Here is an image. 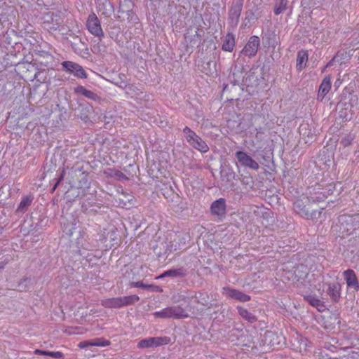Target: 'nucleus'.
<instances>
[{
  "instance_id": "1",
  "label": "nucleus",
  "mask_w": 359,
  "mask_h": 359,
  "mask_svg": "<svg viewBox=\"0 0 359 359\" xmlns=\"http://www.w3.org/2000/svg\"><path fill=\"white\" fill-rule=\"evenodd\" d=\"M139 299L140 297L136 294L121 297H113L102 300V305L105 308H121L132 305L138 302Z\"/></svg>"
},
{
  "instance_id": "2",
  "label": "nucleus",
  "mask_w": 359,
  "mask_h": 359,
  "mask_svg": "<svg viewBox=\"0 0 359 359\" xmlns=\"http://www.w3.org/2000/svg\"><path fill=\"white\" fill-rule=\"evenodd\" d=\"M187 142L195 149L201 153H206L209 151V147L194 131L188 126L183 129Z\"/></svg>"
},
{
  "instance_id": "3",
  "label": "nucleus",
  "mask_w": 359,
  "mask_h": 359,
  "mask_svg": "<svg viewBox=\"0 0 359 359\" xmlns=\"http://www.w3.org/2000/svg\"><path fill=\"white\" fill-rule=\"evenodd\" d=\"M154 316L161 318L182 319L189 317L186 310L180 306L166 307L154 313Z\"/></svg>"
},
{
  "instance_id": "4",
  "label": "nucleus",
  "mask_w": 359,
  "mask_h": 359,
  "mask_svg": "<svg viewBox=\"0 0 359 359\" xmlns=\"http://www.w3.org/2000/svg\"><path fill=\"white\" fill-rule=\"evenodd\" d=\"M320 201H323V198H321L320 200H314L309 196H303L297 199L294 203L293 208L295 212L299 215L301 217L310 219L312 217L313 213L309 212L307 206H309L313 203L319 202Z\"/></svg>"
},
{
  "instance_id": "5",
  "label": "nucleus",
  "mask_w": 359,
  "mask_h": 359,
  "mask_svg": "<svg viewBox=\"0 0 359 359\" xmlns=\"http://www.w3.org/2000/svg\"><path fill=\"white\" fill-rule=\"evenodd\" d=\"M86 27L91 34L97 36L100 39L104 37V34L100 21L94 13L88 15L86 21Z\"/></svg>"
},
{
  "instance_id": "6",
  "label": "nucleus",
  "mask_w": 359,
  "mask_h": 359,
  "mask_svg": "<svg viewBox=\"0 0 359 359\" xmlns=\"http://www.w3.org/2000/svg\"><path fill=\"white\" fill-rule=\"evenodd\" d=\"M170 342V338L168 337H149L141 339L137 344V347L140 348L158 347L163 345H167Z\"/></svg>"
},
{
  "instance_id": "7",
  "label": "nucleus",
  "mask_w": 359,
  "mask_h": 359,
  "mask_svg": "<svg viewBox=\"0 0 359 359\" xmlns=\"http://www.w3.org/2000/svg\"><path fill=\"white\" fill-rule=\"evenodd\" d=\"M62 67L69 73L81 79H86L87 74L83 68L77 63L72 61H64L62 63Z\"/></svg>"
},
{
  "instance_id": "8",
  "label": "nucleus",
  "mask_w": 359,
  "mask_h": 359,
  "mask_svg": "<svg viewBox=\"0 0 359 359\" xmlns=\"http://www.w3.org/2000/svg\"><path fill=\"white\" fill-rule=\"evenodd\" d=\"M236 157L243 166L248 167L255 170H257L259 168L258 163L243 151H237L236 153Z\"/></svg>"
},
{
  "instance_id": "9",
  "label": "nucleus",
  "mask_w": 359,
  "mask_h": 359,
  "mask_svg": "<svg viewBox=\"0 0 359 359\" xmlns=\"http://www.w3.org/2000/svg\"><path fill=\"white\" fill-rule=\"evenodd\" d=\"M222 294L231 299H234L241 302H246L250 300V297L239 290L229 287H223Z\"/></svg>"
},
{
  "instance_id": "10",
  "label": "nucleus",
  "mask_w": 359,
  "mask_h": 359,
  "mask_svg": "<svg viewBox=\"0 0 359 359\" xmlns=\"http://www.w3.org/2000/svg\"><path fill=\"white\" fill-rule=\"evenodd\" d=\"M259 46V39L257 36H252L248 40L247 44L243 48L242 53L243 55L248 57L255 56Z\"/></svg>"
},
{
  "instance_id": "11",
  "label": "nucleus",
  "mask_w": 359,
  "mask_h": 359,
  "mask_svg": "<svg viewBox=\"0 0 359 359\" xmlns=\"http://www.w3.org/2000/svg\"><path fill=\"white\" fill-rule=\"evenodd\" d=\"M226 201L222 198L215 201L210 206L211 214L212 215L217 216L219 218H222L224 217L226 215Z\"/></svg>"
},
{
  "instance_id": "12",
  "label": "nucleus",
  "mask_w": 359,
  "mask_h": 359,
  "mask_svg": "<svg viewBox=\"0 0 359 359\" xmlns=\"http://www.w3.org/2000/svg\"><path fill=\"white\" fill-rule=\"evenodd\" d=\"M343 276L348 287L353 288L355 291L359 290V283L354 271L346 270L344 271Z\"/></svg>"
},
{
  "instance_id": "13",
  "label": "nucleus",
  "mask_w": 359,
  "mask_h": 359,
  "mask_svg": "<svg viewBox=\"0 0 359 359\" xmlns=\"http://www.w3.org/2000/svg\"><path fill=\"white\" fill-rule=\"evenodd\" d=\"M110 345V341L109 340L105 339L103 337L97 338L92 340L88 341H81L78 344V347L80 348H85L88 346H100L104 347Z\"/></svg>"
},
{
  "instance_id": "14",
  "label": "nucleus",
  "mask_w": 359,
  "mask_h": 359,
  "mask_svg": "<svg viewBox=\"0 0 359 359\" xmlns=\"http://www.w3.org/2000/svg\"><path fill=\"white\" fill-rule=\"evenodd\" d=\"M331 77L326 76L322 81L318 93V99L323 100L331 89Z\"/></svg>"
},
{
  "instance_id": "15",
  "label": "nucleus",
  "mask_w": 359,
  "mask_h": 359,
  "mask_svg": "<svg viewBox=\"0 0 359 359\" xmlns=\"http://www.w3.org/2000/svg\"><path fill=\"white\" fill-rule=\"evenodd\" d=\"M341 285L338 283H330L327 294L334 302H338L341 297Z\"/></svg>"
},
{
  "instance_id": "16",
  "label": "nucleus",
  "mask_w": 359,
  "mask_h": 359,
  "mask_svg": "<svg viewBox=\"0 0 359 359\" xmlns=\"http://www.w3.org/2000/svg\"><path fill=\"white\" fill-rule=\"evenodd\" d=\"M304 299L313 307L316 308L318 311L323 312L325 310V303L319 298L313 295H306Z\"/></svg>"
},
{
  "instance_id": "17",
  "label": "nucleus",
  "mask_w": 359,
  "mask_h": 359,
  "mask_svg": "<svg viewBox=\"0 0 359 359\" xmlns=\"http://www.w3.org/2000/svg\"><path fill=\"white\" fill-rule=\"evenodd\" d=\"M309 54L306 50H301L297 53V69L299 71L302 70L308 61Z\"/></svg>"
},
{
  "instance_id": "18",
  "label": "nucleus",
  "mask_w": 359,
  "mask_h": 359,
  "mask_svg": "<svg viewBox=\"0 0 359 359\" xmlns=\"http://www.w3.org/2000/svg\"><path fill=\"white\" fill-rule=\"evenodd\" d=\"M185 276V273L182 269H170L164 271L156 278H163L165 277H183Z\"/></svg>"
},
{
  "instance_id": "19",
  "label": "nucleus",
  "mask_w": 359,
  "mask_h": 359,
  "mask_svg": "<svg viewBox=\"0 0 359 359\" xmlns=\"http://www.w3.org/2000/svg\"><path fill=\"white\" fill-rule=\"evenodd\" d=\"M237 309L238 311V313L240 316L245 320H248V322L252 323L257 321V317L249 312L247 309L241 307V306H237Z\"/></svg>"
},
{
  "instance_id": "20",
  "label": "nucleus",
  "mask_w": 359,
  "mask_h": 359,
  "mask_svg": "<svg viewBox=\"0 0 359 359\" xmlns=\"http://www.w3.org/2000/svg\"><path fill=\"white\" fill-rule=\"evenodd\" d=\"M235 45V39L233 35L229 34L226 35L223 44L222 50L224 51L231 52Z\"/></svg>"
},
{
  "instance_id": "21",
  "label": "nucleus",
  "mask_w": 359,
  "mask_h": 359,
  "mask_svg": "<svg viewBox=\"0 0 359 359\" xmlns=\"http://www.w3.org/2000/svg\"><path fill=\"white\" fill-rule=\"evenodd\" d=\"M34 353L37 355H48L55 358H60L63 357V353L60 351H47L36 349Z\"/></svg>"
},
{
  "instance_id": "22",
  "label": "nucleus",
  "mask_w": 359,
  "mask_h": 359,
  "mask_svg": "<svg viewBox=\"0 0 359 359\" xmlns=\"http://www.w3.org/2000/svg\"><path fill=\"white\" fill-rule=\"evenodd\" d=\"M287 0H277L276 2L274 13L279 15L286 10L287 6Z\"/></svg>"
},
{
  "instance_id": "23",
  "label": "nucleus",
  "mask_w": 359,
  "mask_h": 359,
  "mask_svg": "<svg viewBox=\"0 0 359 359\" xmlns=\"http://www.w3.org/2000/svg\"><path fill=\"white\" fill-rule=\"evenodd\" d=\"M104 173L111 177H116L118 180L127 179L126 175L120 170L116 169H107L104 171Z\"/></svg>"
},
{
  "instance_id": "24",
  "label": "nucleus",
  "mask_w": 359,
  "mask_h": 359,
  "mask_svg": "<svg viewBox=\"0 0 359 359\" xmlns=\"http://www.w3.org/2000/svg\"><path fill=\"white\" fill-rule=\"evenodd\" d=\"M32 201V198L31 196H24L18 205V210L24 212L25 209L30 205Z\"/></svg>"
},
{
  "instance_id": "25",
  "label": "nucleus",
  "mask_w": 359,
  "mask_h": 359,
  "mask_svg": "<svg viewBox=\"0 0 359 359\" xmlns=\"http://www.w3.org/2000/svg\"><path fill=\"white\" fill-rule=\"evenodd\" d=\"M76 91L79 93L82 94L85 97L90 98V99H94L96 96V95L93 92L87 90L83 86L78 87L76 88Z\"/></svg>"
},
{
  "instance_id": "26",
  "label": "nucleus",
  "mask_w": 359,
  "mask_h": 359,
  "mask_svg": "<svg viewBox=\"0 0 359 359\" xmlns=\"http://www.w3.org/2000/svg\"><path fill=\"white\" fill-rule=\"evenodd\" d=\"M337 344L338 340L337 339L331 338L330 341L326 342L325 348L331 352H335L337 350V346H336Z\"/></svg>"
},
{
  "instance_id": "27",
  "label": "nucleus",
  "mask_w": 359,
  "mask_h": 359,
  "mask_svg": "<svg viewBox=\"0 0 359 359\" xmlns=\"http://www.w3.org/2000/svg\"><path fill=\"white\" fill-rule=\"evenodd\" d=\"M341 359H359V353L351 351L347 355H344Z\"/></svg>"
},
{
  "instance_id": "28",
  "label": "nucleus",
  "mask_w": 359,
  "mask_h": 359,
  "mask_svg": "<svg viewBox=\"0 0 359 359\" xmlns=\"http://www.w3.org/2000/svg\"><path fill=\"white\" fill-rule=\"evenodd\" d=\"M241 8L240 6H238L237 9L234 10L233 8H231V11H230V14L231 15H234L235 17L236 18H238L239 17L240 14H241Z\"/></svg>"
},
{
  "instance_id": "29",
  "label": "nucleus",
  "mask_w": 359,
  "mask_h": 359,
  "mask_svg": "<svg viewBox=\"0 0 359 359\" xmlns=\"http://www.w3.org/2000/svg\"><path fill=\"white\" fill-rule=\"evenodd\" d=\"M86 332V330H84L83 328L76 327L73 331L69 332L70 334H84Z\"/></svg>"
},
{
  "instance_id": "30",
  "label": "nucleus",
  "mask_w": 359,
  "mask_h": 359,
  "mask_svg": "<svg viewBox=\"0 0 359 359\" xmlns=\"http://www.w3.org/2000/svg\"><path fill=\"white\" fill-rule=\"evenodd\" d=\"M308 344H309V341L306 339H301L300 345H304V346L303 352H306V346H308ZM299 348H300L299 351L302 352V347H300Z\"/></svg>"
},
{
  "instance_id": "31",
  "label": "nucleus",
  "mask_w": 359,
  "mask_h": 359,
  "mask_svg": "<svg viewBox=\"0 0 359 359\" xmlns=\"http://www.w3.org/2000/svg\"><path fill=\"white\" fill-rule=\"evenodd\" d=\"M302 273L300 276H297V274L295 275V278L297 281H299L300 279H304L307 276V272L306 271H301Z\"/></svg>"
},
{
  "instance_id": "32",
  "label": "nucleus",
  "mask_w": 359,
  "mask_h": 359,
  "mask_svg": "<svg viewBox=\"0 0 359 359\" xmlns=\"http://www.w3.org/2000/svg\"><path fill=\"white\" fill-rule=\"evenodd\" d=\"M134 285L135 287H138L146 288V287H149V285H144L141 282H137V283H134Z\"/></svg>"
},
{
  "instance_id": "33",
  "label": "nucleus",
  "mask_w": 359,
  "mask_h": 359,
  "mask_svg": "<svg viewBox=\"0 0 359 359\" xmlns=\"http://www.w3.org/2000/svg\"><path fill=\"white\" fill-rule=\"evenodd\" d=\"M319 359H332L330 357H327V354L323 353V352L320 353Z\"/></svg>"
},
{
  "instance_id": "34",
  "label": "nucleus",
  "mask_w": 359,
  "mask_h": 359,
  "mask_svg": "<svg viewBox=\"0 0 359 359\" xmlns=\"http://www.w3.org/2000/svg\"><path fill=\"white\" fill-rule=\"evenodd\" d=\"M64 177H65V170L62 172V173L60 176V178L57 181V184H59L60 183V182L63 180Z\"/></svg>"
},
{
  "instance_id": "35",
  "label": "nucleus",
  "mask_w": 359,
  "mask_h": 359,
  "mask_svg": "<svg viewBox=\"0 0 359 359\" xmlns=\"http://www.w3.org/2000/svg\"><path fill=\"white\" fill-rule=\"evenodd\" d=\"M57 186H58V184H57V182H56L55 184L54 185L53 189H52L53 192L55 190V189L57 188Z\"/></svg>"
},
{
  "instance_id": "36",
  "label": "nucleus",
  "mask_w": 359,
  "mask_h": 359,
  "mask_svg": "<svg viewBox=\"0 0 359 359\" xmlns=\"http://www.w3.org/2000/svg\"><path fill=\"white\" fill-rule=\"evenodd\" d=\"M173 301H174L175 302H179V300L175 299V297H173Z\"/></svg>"
},
{
  "instance_id": "37",
  "label": "nucleus",
  "mask_w": 359,
  "mask_h": 359,
  "mask_svg": "<svg viewBox=\"0 0 359 359\" xmlns=\"http://www.w3.org/2000/svg\"><path fill=\"white\" fill-rule=\"evenodd\" d=\"M181 297H182V300H184V299H185V298H186V297H185V296H182Z\"/></svg>"
},
{
  "instance_id": "38",
  "label": "nucleus",
  "mask_w": 359,
  "mask_h": 359,
  "mask_svg": "<svg viewBox=\"0 0 359 359\" xmlns=\"http://www.w3.org/2000/svg\"><path fill=\"white\" fill-rule=\"evenodd\" d=\"M349 143H348V142H346V143H344V146H347Z\"/></svg>"
},
{
  "instance_id": "39",
  "label": "nucleus",
  "mask_w": 359,
  "mask_h": 359,
  "mask_svg": "<svg viewBox=\"0 0 359 359\" xmlns=\"http://www.w3.org/2000/svg\"><path fill=\"white\" fill-rule=\"evenodd\" d=\"M349 143H348V142H346V143H344V146H347Z\"/></svg>"
}]
</instances>
